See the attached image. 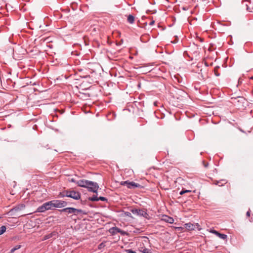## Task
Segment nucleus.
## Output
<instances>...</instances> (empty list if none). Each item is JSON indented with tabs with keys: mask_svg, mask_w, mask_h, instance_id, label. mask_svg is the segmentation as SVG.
I'll return each instance as SVG.
<instances>
[{
	"mask_svg": "<svg viewBox=\"0 0 253 253\" xmlns=\"http://www.w3.org/2000/svg\"><path fill=\"white\" fill-rule=\"evenodd\" d=\"M61 211L67 213L68 214L73 213L77 215L83 212V211L80 209H77L74 208H67L61 210Z\"/></svg>",
	"mask_w": 253,
	"mask_h": 253,
	"instance_id": "f257e3e1",
	"label": "nucleus"
},
{
	"mask_svg": "<svg viewBox=\"0 0 253 253\" xmlns=\"http://www.w3.org/2000/svg\"><path fill=\"white\" fill-rule=\"evenodd\" d=\"M138 250L140 252L143 253H150V250L145 248L143 245L140 244L138 248Z\"/></svg>",
	"mask_w": 253,
	"mask_h": 253,
	"instance_id": "9d476101",
	"label": "nucleus"
},
{
	"mask_svg": "<svg viewBox=\"0 0 253 253\" xmlns=\"http://www.w3.org/2000/svg\"><path fill=\"white\" fill-rule=\"evenodd\" d=\"M29 214V213L24 214H23V215H21V216H23V215H26V214Z\"/></svg>",
	"mask_w": 253,
	"mask_h": 253,
	"instance_id": "f704fd0d",
	"label": "nucleus"
},
{
	"mask_svg": "<svg viewBox=\"0 0 253 253\" xmlns=\"http://www.w3.org/2000/svg\"><path fill=\"white\" fill-rule=\"evenodd\" d=\"M216 55V52H214V53L213 54V56H211V57H210V58H214Z\"/></svg>",
	"mask_w": 253,
	"mask_h": 253,
	"instance_id": "7c9ffc66",
	"label": "nucleus"
},
{
	"mask_svg": "<svg viewBox=\"0 0 253 253\" xmlns=\"http://www.w3.org/2000/svg\"><path fill=\"white\" fill-rule=\"evenodd\" d=\"M210 232L213 233L215 234L220 238L224 239V240L226 239V238H227L226 235L223 234H220L215 230H212V231L211 230V231H210Z\"/></svg>",
	"mask_w": 253,
	"mask_h": 253,
	"instance_id": "ddd939ff",
	"label": "nucleus"
},
{
	"mask_svg": "<svg viewBox=\"0 0 253 253\" xmlns=\"http://www.w3.org/2000/svg\"><path fill=\"white\" fill-rule=\"evenodd\" d=\"M111 230L113 231V232L114 233H119V232H121V229L118 227H113L112 229H111Z\"/></svg>",
	"mask_w": 253,
	"mask_h": 253,
	"instance_id": "4be33fe9",
	"label": "nucleus"
},
{
	"mask_svg": "<svg viewBox=\"0 0 253 253\" xmlns=\"http://www.w3.org/2000/svg\"><path fill=\"white\" fill-rule=\"evenodd\" d=\"M235 103H236L238 107L241 108L244 107V105L246 104L247 101L244 97L238 96L237 98H235Z\"/></svg>",
	"mask_w": 253,
	"mask_h": 253,
	"instance_id": "423d86ee",
	"label": "nucleus"
},
{
	"mask_svg": "<svg viewBox=\"0 0 253 253\" xmlns=\"http://www.w3.org/2000/svg\"><path fill=\"white\" fill-rule=\"evenodd\" d=\"M122 185H126L127 188L130 189H134L137 187H140V185L135 183L133 181L129 182L128 181H124L121 182Z\"/></svg>",
	"mask_w": 253,
	"mask_h": 253,
	"instance_id": "39448f33",
	"label": "nucleus"
},
{
	"mask_svg": "<svg viewBox=\"0 0 253 253\" xmlns=\"http://www.w3.org/2000/svg\"><path fill=\"white\" fill-rule=\"evenodd\" d=\"M131 211L133 214L135 215L143 216L144 217H145L147 215V213L146 211L141 210L132 209L131 210Z\"/></svg>",
	"mask_w": 253,
	"mask_h": 253,
	"instance_id": "6e6552de",
	"label": "nucleus"
},
{
	"mask_svg": "<svg viewBox=\"0 0 253 253\" xmlns=\"http://www.w3.org/2000/svg\"><path fill=\"white\" fill-rule=\"evenodd\" d=\"M119 233H121L122 235H124L126 234L125 231H122L121 230V232H119Z\"/></svg>",
	"mask_w": 253,
	"mask_h": 253,
	"instance_id": "c85d7f7f",
	"label": "nucleus"
},
{
	"mask_svg": "<svg viewBox=\"0 0 253 253\" xmlns=\"http://www.w3.org/2000/svg\"><path fill=\"white\" fill-rule=\"evenodd\" d=\"M198 38V39H199V40L201 42H203L204 41V38Z\"/></svg>",
	"mask_w": 253,
	"mask_h": 253,
	"instance_id": "c756f323",
	"label": "nucleus"
},
{
	"mask_svg": "<svg viewBox=\"0 0 253 253\" xmlns=\"http://www.w3.org/2000/svg\"><path fill=\"white\" fill-rule=\"evenodd\" d=\"M251 1L250 0H244L242 2V4L243 6H245L246 7V9L248 11H251V8L249 6V4H251Z\"/></svg>",
	"mask_w": 253,
	"mask_h": 253,
	"instance_id": "dca6fc26",
	"label": "nucleus"
},
{
	"mask_svg": "<svg viewBox=\"0 0 253 253\" xmlns=\"http://www.w3.org/2000/svg\"><path fill=\"white\" fill-rule=\"evenodd\" d=\"M127 253H136L135 252L131 250H127L126 251Z\"/></svg>",
	"mask_w": 253,
	"mask_h": 253,
	"instance_id": "393cba45",
	"label": "nucleus"
},
{
	"mask_svg": "<svg viewBox=\"0 0 253 253\" xmlns=\"http://www.w3.org/2000/svg\"><path fill=\"white\" fill-rule=\"evenodd\" d=\"M184 226L187 230L190 231L194 230L196 226L191 223H188L185 224Z\"/></svg>",
	"mask_w": 253,
	"mask_h": 253,
	"instance_id": "9b49d317",
	"label": "nucleus"
},
{
	"mask_svg": "<svg viewBox=\"0 0 253 253\" xmlns=\"http://www.w3.org/2000/svg\"><path fill=\"white\" fill-rule=\"evenodd\" d=\"M6 227L5 226H2L0 228V235L3 234L6 231Z\"/></svg>",
	"mask_w": 253,
	"mask_h": 253,
	"instance_id": "412c9836",
	"label": "nucleus"
},
{
	"mask_svg": "<svg viewBox=\"0 0 253 253\" xmlns=\"http://www.w3.org/2000/svg\"><path fill=\"white\" fill-rule=\"evenodd\" d=\"M213 49H214V48L213 47V46L212 45H211V46L209 47L208 50L210 51H212Z\"/></svg>",
	"mask_w": 253,
	"mask_h": 253,
	"instance_id": "bb28decb",
	"label": "nucleus"
},
{
	"mask_svg": "<svg viewBox=\"0 0 253 253\" xmlns=\"http://www.w3.org/2000/svg\"><path fill=\"white\" fill-rule=\"evenodd\" d=\"M223 183H221V185H219V186H222V185H223Z\"/></svg>",
	"mask_w": 253,
	"mask_h": 253,
	"instance_id": "c9c22d12",
	"label": "nucleus"
},
{
	"mask_svg": "<svg viewBox=\"0 0 253 253\" xmlns=\"http://www.w3.org/2000/svg\"><path fill=\"white\" fill-rule=\"evenodd\" d=\"M218 68H219L218 67L216 66L214 69V72L215 75L216 76H219V74L217 73V69H218Z\"/></svg>",
	"mask_w": 253,
	"mask_h": 253,
	"instance_id": "b1692460",
	"label": "nucleus"
},
{
	"mask_svg": "<svg viewBox=\"0 0 253 253\" xmlns=\"http://www.w3.org/2000/svg\"><path fill=\"white\" fill-rule=\"evenodd\" d=\"M44 205L46 210L51 209L52 208H53V203H52V201L45 203L44 204Z\"/></svg>",
	"mask_w": 253,
	"mask_h": 253,
	"instance_id": "2eb2a0df",
	"label": "nucleus"
},
{
	"mask_svg": "<svg viewBox=\"0 0 253 253\" xmlns=\"http://www.w3.org/2000/svg\"><path fill=\"white\" fill-rule=\"evenodd\" d=\"M134 21H135V17L132 15L130 14L127 16V21L129 23L132 24L134 23Z\"/></svg>",
	"mask_w": 253,
	"mask_h": 253,
	"instance_id": "f3484780",
	"label": "nucleus"
},
{
	"mask_svg": "<svg viewBox=\"0 0 253 253\" xmlns=\"http://www.w3.org/2000/svg\"><path fill=\"white\" fill-rule=\"evenodd\" d=\"M251 79H253V77L251 78Z\"/></svg>",
	"mask_w": 253,
	"mask_h": 253,
	"instance_id": "e433bc0d",
	"label": "nucleus"
},
{
	"mask_svg": "<svg viewBox=\"0 0 253 253\" xmlns=\"http://www.w3.org/2000/svg\"><path fill=\"white\" fill-rule=\"evenodd\" d=\"M52 202L53 208H63L66 206L67 204L66 202L61 200H53Z\"/></svg>",
	"mask_w": 253,
	"mask_h": 253,
	"instance_id": "0eeeda50",
	"label": "nucleus"
},
{
	"mask_svg": "<svg viewBox=\"0 0 253 253\" xmlns=\"http://www.w3.org/2000/svg\"><path fill=\"white\" fill-rule=\"evenodd\" d=\"M25 208V205L21 204L15 207L10 210L9 213L11 215H16V213L19 211L23 210Z\"/></svg>",
	"mask_w": 253,
	"mask_h": 253,
	"instance_id": "f03ea898",
	"label": "nucleus"
},
{
	"mask_svg": "<svg viewBox=\"0 0 253 253\" xmlns=\"http://www.w3.org/2000/svg\"><path fill=\"white\" fill-rule=\"evenodd\" d=\"M214 114V110L212 107L207 106V116H211Z\"/></svg>",
	"mask_w": 253,
	"mask_h": 253,
	"instance_id": "4468645a",
	"label": "nucleus"
},
{
	"mask_svg": "<svg viewBox=\"0 0 253 253\" xmlns=\"http://www.w3.org/2000/svg\"><path fill=\"white\" fill-rule=\"evenodd\" d=\"M70 181L71 182H75L76 181L75 180V179L74 178H71L70 180Z\"/></svg>",
	"mask_w": 253,
	"mask_h": 253,
	"instance_id": "2f4dec72",
	"label": "nucleus"
},
{
	"mask_svg": "<svg viewBox=\"0 0 253 253\" xmlns=\"http://www.w3.org/2000/svg\"><path fill=\"white\" fill-rule=\"evenodd\" d=\"M191 191L190 190H181L180 192V195H183L184 194L186 193H189V192H190Z\"/></svg>",
	"mask_w": 253,
	"mask_h": 253,
	"instance_id": "5701e85b",
	"label": "nucleus"
},
{
	"mask_svg": "<svg viewBox=\"0 0 253 253\" xmlns=\"http://www.w3.org/2000/svg\"><path fill=\"white\" fill-rule=\"evenodd\" d=\"M246 215H247V216L248 217H249L250 216V215H251V211H250V210H249V211H248L247 212Z\"/></svg>",
	"mask_w": 253,
	"mask_h": 253,
	"instance_id": "cd10ccee",
	"label": "nucleus"
},
{
	"mask_svg": "<svg viewBox=\"0 0 253 253\" xmlns=\"http://www.w3.org/2000/svg\"><path fill=\"white\" fill-rule=\"evenodd\" d=\"M20 248V245H16L10 250L9 253H13L16 250L19 249Z\"/></svg>",
	"mask_w": 253,
	"mask_h": 253,
	"instance_id": "6ab92c4d",
	"label": "nucleus"
},
{
	"mask_svg": "<svg viewBox=\"0 0 253 253\" xmlns=\"http://www.w3.org/2000/svg\"><path fill=\"white\" fill-rule=\"evenodd\" d=\"M154 21H152L150 23V25H153L154 24Z\"/></svg>",
	"mask_w": 253,
	"mask_h": 253,
	"instance_id": "473e14b6",
	"label": "nucleus"
},
{
	"mask_svg": "<svg viewBox=\"0 0 253 253\" xmlns=\"http://www.w3.org/2000/svg\"><path fill=\"white\" fill-rule=\"evenodd\" d=\"M126 215H128V216H130V213H128V212H127Z\"/></svg>",
	"mask_w": 253,
	"mask_h": 253,
	"instance_id": "72a5a7b5",
	"label": "nucleus"
},
{
	"mask_svg": "<svg viewBox=\"0 0 253 253\" xmlns=\"http://www.w3.org/2000/svg\"><path fill=\"white\" fill-rule=\"evenodd\" d=\"M66 196L75 200H79L81 197L80 194L79 192L74 191H67L66 193Z\"/></svg>",
	"mask_w": 253,
	"mask_h": 253,
	"instance_id": "7ed1b4c3",
	"label": "nucleus"
},
{
	"mask_svg": "<svg viewBox=\"0 0 253 253\" xmlns=\"http://www.w3.org/2000/svg\"><path fill=\"white\" fill-rule=\"evenodd\" d=\"M45 211H47L46 209H45V207L44 205V204L42 205L41 206L39 207L38 209H37V211L38 212H44Z\"/></svg>",
	"mask_w": 253,
	"mask_h": 253,
	"instance_id": "a211bd4d",
	"label": "nucleus"
},
{
	"mask_svg": "<svg viewBox=\"0 0 253 253\" xmlns=\"http://www.w3.org/2000/svg\"><path fill=\"white\" fill-rule=\"evenodd\" d=\"M99 199V200H101V201H106V199L105 198V197H100L98 198Z\"/></svg>",
	"mask_w": 253,
	"mask_h": 253,
	"instance_id": "a878e982",
	"label": "nucleus"
},
{
	"mask_svg": "<svg viewBox=\"0 0 253 253\" xmlns=\"http://www.w3.org/2000/svg\"><path fill=\"white\" fill-rule=\"evenodd\" d=\"M89 200L90 201H99L98 198L96 196H95V195H93L91 197H90L89 198Z\"/></svg>",
	"mask_w": 253,
	"mask_h": 253,
	"instance_id": "aec40b11",
	"label": "nucleus"
},
{
	"mask_svg": "<svg viewBox=\"0 0 253 253\" xmlns=\"http://www.w3.org/2000/svg\"><path fill=\"white\" fill-rule=\"evenodd\" d=\"M86 188H88L89 191L96 193L99 186L96 182L89 181L88 186H86Z\"/></svg>",
	"mask_w": 253,
	"mask_h": 253,
	"instance_id": "20e7f679",
	"label": "nucleus"
},
{
	"mask_svg": "<svg viewBox=\"0 0 253 253\" xmlns=\"http://www.w3.org/2000/svg\"><path fill=\"white\" fill-rule=\"evenodd\" d=\"M89 182L88 180L83 179L78 181L77 184L79 186L86 188V186H88Z\"/></svg>",
	"mask_w": 253,
	"mask_h": 253,
	"instance_id": "1a4fd4ad",
	"label": "nucleus"
},
{
	"mask_svg": "<svg viewBox=\"0 0 253 253\" xmlns=\"http://www.w3.org/2000/svg\"><path fill=\"white\" fill-rule=\"evenodd\" d=\"M163 220H164L165 221H166L168 223H172L174 221V219H173V218L170 217L167 215L163 216Z\"/></svg>",
	"mask_w": 253,
	"mask_h": 253,
	"instance_id": "f8f14e48",
	"label": "nucleus"
}]
</instances>
